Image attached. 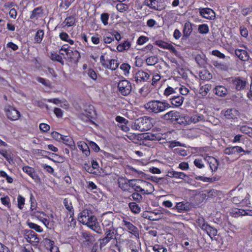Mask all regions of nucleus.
I'll use <instances>...</instances> for the list:
<instances>
[{
  "mask_svg": "<svg viewBox=\"0 0 252 252\" xmlns=\"http://www.w3.org/2000/svg\"><path fill=\"white\" fill-rule=\"evenodd\" d=\"M78 220L84 225H86L91 229L100 234L101 229L96 218L93 215L92 211L86 209L79 213Z\"/></svg>",
  "mask_w": 252,
  "mask_h": 252,
  "instance_id": "f257e3e1",
  "label": "nucleus"
},
{
  "mask_svg": "<svg viewBox=\"0 0 252 252\" xmlns=\"http://www.w3.org/2000/svg\"><path fill=\"white\" fill-rule=\"evenodd\" d=\"M131 186L135 191L144 195L151 194L155 190L154 186L151 183L142 180H138L137 183H131Z\"/></svg>",
  "mask_w": 252,
  "mask_h": 252,
  "instance_id": "f03ea898",
  "label": "nucleus"
},
{
  "mask_svg": "<svg viewBox=\"0 0 252 252\" xmlns=\"http://www.w3.org/2000/svg\"><path fill=\"white\" fill-rule=\"evenodd\" d=\"M149 117L144 116L137 119L133 125V127L140 131H145L150 129L152 127Z\"/></svg>",
  "mask_w": 252,
  "mask_h": 252,
  "instance_id": "7ed1b4c3",
  "label": "nucleus"
},
{
  "mask_svg": "<svg viewBox=\"0 0 252 252\" xmlns=\"http://www.w3.org/2000/svg\"><path fill=\"white\" fill-rule=\"evenodd\" d=\"M169 104L167 102H161L158 100H153L149 102L145 105V107L149 111L158 113L162 112L169 108Z\"/></svg>",
  "mask_w": 252,
  "mask_h": 252,
  "instance_id": "20e7f679",
  "label": "nucleus"
},
{
  "mask_svg": "<svg viewBox=\"0 0 252 252\" xmlns=\"http://www.w3.org/2000/svg\"><path fill=\"white\" fill-rule=\"evenodd\" d=\"M122 224L124 227V229L133 235L135 238H139V230L138 228L132 222L128 221L127 219L125 217L123 218Z\"/></svg>",
  "mask_w": 252,
  "mask_h": 252,
  "instance_id": "39448f33",
  "label": "nucleus"
},
{
  "mask_svg": "<svg viewBox=\"0 0 252 252\" xmlns=\"http://www.w3.org/2000/svg\"><path fill=\"white\" fill-rule=\"evenodd\" d=\"M4 112L7 118L13 121L19 120L21 117L20 112L10 105L4 107Z\"/></svg>",
  "mask_w": 252,
  "mask_h": 252,
  "instance_id": "423d86ee",
  "label": "nucleus"
},
{
  "mask_svg": "<svg viewBox=\"0 0 252 252\" xmlns=\"http://www.w3.org/2000/svg\"><path fill=\"white\" fill-rule=\"evenodd\" d=\"M118 87L119 91L122 94H129L130 93L131 87L129 82L126 80H122L120 81L118 84Z\"/></svg>",
  "mask_w": 252,
  "mask_h": 252,
  "instance_id": "0eeeda50",
  "label": "nucleus"
},
{
  "mask_svg": "<svg viewBox=\"0 0 252 252\" xmlns=\"http://www.w3.org/2000/svg\"><path fill=\"white\" fill-rule=\"evenodd\" d=\"M99 167L98 163L94 159L92 160L91 164L85 163L83 165V168L87 172L95 175L98 173Z\"/></svg>",
  "mask_w": 252,
  "mask_h": 252,
  "instance_id": "6e6552de",
  "label": "nucleus"
},
{
  "mask_svg": "<svg viewBox=\"0 0 252 252\" xmlns=\"http://www.w3.org/2000/svg\"><path fill=\"white\" fill-rule=\"evenodd\" d=\"M119 187L123 190L126 191L129 189L131 183H133V180H129L125 177H120L117 180Z\"/></svg>",
  "mask_w": 252,
  "mask_h": 252,
  "instance_id": "1a4fd4ad",
  "label": "nucleus"
},
{
  "mask_svg": "<svg viewBox=\"0 0 252 252\" xmlns=\"http://www.w3.org/2000/svg\"><path fill=\"white\" fill-rule=\"evenodd\" d=\"M231 201L234 204H241L242 206H248L250 204V195L247 194L244 198L240 196H235L231 199Z\"/></svg>",
  "mask_w": 252,
  "mask_h": 252,
  "instance_id": "9d476101",
  "label": "nucleus"
},
{
  "mask_svg": "<svg viewBox=\"0 0 252 252\" xmlns=\"http://www.w3.org/2000/svg\"><path fill=\"white\" fill-rule=\"evenodd\" d=\"M171 131H168L166 133H164L161 135L157 133H150L147 135L146 138L150 140H157L158 141H161V139H166V138H167V139L166 140V141H167L168 140L171 139L170 137H169V138H168V135H171Z\"/></svg>",
  "mask_w": 252,
  "mask_h": 252,
  "instance_id": "9b49d317",
  "label": "nucleus"
},
{
  "mask_svg": "<svg viewBox=\"0 0 252 252\" xmlns=\"http://www.w3.org/2000/svg\"><path fill=\"white\" fill-rule=\"evenodd\" d=\"M243 151L244 149L240 146H230L224 149L223 153L227 155H236L241 154Z\"/></svg>",
  "mask_w": 252,
  "mask_h": 252,
  "instance_id": "f8f14e48",
  "label": "nucleus"
},
{
  "mask_svg": "<svg viewBox=\"0 0 252 252\" xmlns=\"http://www.w3.org/2000/svg\"><path fill=\"white\" fill-rule=\"evenodd\" d=\"M95 114V111L93 105L89 104L86 105L84 113L82 114L83 116H85L86 117V121L92 120L94 118V115Z\"/></svg>",
  "mask_w": 252,
  "mask_h": 252,
  "instance_id": "ddd939ff",
  "label": "nucleus"
},
{
  "mask_svg": "<svg viewBox=\"0 0 252 252\" xmlns=\"http://www.w3.org/2000/svg\"><path fill=\"white\" fill-rule=\"evenodd\" d=\"M77 145L84 157H88L90 156V150L89 146L85 141H79L77 142Z\"/></svg>",
  "mask_w": 252,
  "mask_h": 252,
  "instance_id": "4468645a",
  "label": "nucleus"
},
{
  "mask_svg": "<svg viewBox=\"0 0 252 252\" xmlns=\"http://www.w3.org/2000/svg\"><path fill=\"white\" fill-rule=\"evenodd\" d=\"M25 238L27 241L31 244H36L39 242L37 234L32 230L27 231L25 234Z\"/></svg>",
  "mask_w": 252,
  "mask_h": 252,
  "instance_id": "2eb2a0df",
  "label": "nucleus"
},
{
  "mask_svg": "<svg viewBox=\"0 0 252 252\" xmlns=\"http://www.w3.org/2000/svg\"><path fill=\"white\" fill-rule=\"evenodd\" d=\"M204 159L209 164L210 169L213 172L216 171L218 167L219 163L218 160L214 157L205 156Z\"/></svg>",
  "mask_w": 252,
  "mask_h": 252,
  "instance_id": "dca6fc26",
  "label": "nucleus"
},
{
  "mask_svg": "<svg viewBox=\"0 0 252 252\" xmlns=\"http://www.w3.org/2000/svg\"><path fill=\"white\" fill-rule=\"evenodd\" d=\"M193 24L189 22H187L185 24L183 30V36L182 39H187L189 38L193 31Z\"/></svg>",
  "mask_w": 252,
  "mask_h": 252,
  "instance_id": "f3484780",
  "label": "nucleus"
},
{
  "mask_svg": "<svg viewBox=\"0 0 252 252\" xmlns=\"http://www.w3.org/2000/svg\"><path fill=\"white\" fill-rule=\"evenodd\" d=\"M200 14L204 18L212 19L215 17V12L211 8H203L199 9Z\"/></svg>",
  "mask_w": 252,
  "mask_h": 252,
  "instance_id": "a211bd4d",
  "label": "nucleus"
},
{
  "mask_svg": "<svg viewBox=\"0 0 252 252\" xmlns=\"http://www.w3.org/2000/svg\"><path fill=\"white\" fill-rule=\"evenodd\" d=\"M66 55L70 61L75 63H78L81 57L79 52L77 50L73 51L70 50L69 51L67 52Z\"/></svg>",
  "mask_w": 252,
  "mask_h": 252,
  "instance_id": "6ab92c4d",
  "label": "nucleus"
},
{
  "mask_svg": "<svg viewBox=\"0 0 252 252\" xmlns=\"http://www.w3.org/2000/svg\"><path fill=\"white\" fill-rule=\"evenodd\" d=\"M1 204L6 207L10 212L11 215H14V211L12 209L10 198L8 195L1 197L0 199Z\"/></svg>",
  "mask_w": 252,
  "mask_h": 252,
  "instance_id": "aec40b11",
  "label": "nucleus"
},
{
  "mask_svg": "<svg viewBox=\"0 0 252 252\" xmlns=\"http://www.w3.org/2000/svg\"><path fill=\"white\" fill-rule=\"evenodd\" d=\"M113 215L111 214H103L102 216V224L104 228L110 227V226L113 225L112 222Z\"/></svg>",
  "mask_w": 252,
  "mask_h": 252,
  "instance_id": "412c9836",
  "label": "nucleus"
},
{
  "mask_svg": "<svg viewBox=\"0 0 252 252\" xmlns=\"http://www.w3.org/2000/svg\"><path fill=\"white\" fill-rule=\"evenodd\" d=\"M61 141L68 146L71 150L75 149V144L72 137L69 135H63Z\"/></svg>",
  "mask_w": 252,
  "mask_h": 252,
  "instance_id": "4be33fe9",
  "label": "nucleus"
},
{
  "mask_svg": "<svg viewBox=\"0 0 252 252\" xmlns=\"http://www.w3.org/2000/svg\"><path fill=\"white\" fill-rule=\"evenodd\" d=\"M63 204L67 210L66 213L67 215L70 216L74 215V210L70 200L67 198H64L63 200Z\"/></svg>",
  "mask_w": 252,
  "mask_h": 252,
  "instance_id": "5701e85b",
  "label": "nucleus"
},
{
  "mask_svg": "<svg viewBox=\"0 0 252 252\" xmlns=\"http://www.w3.org/2000/svg\"><path fill=\"white\" fill-rule=\"evenodd\" d=\"M232 83L238 91L244 90L246 86L247 82L239 78H235L232 80Z\"/></svg>",
  "mask_w": 252,
  "mask_h": 252,
  "instance_id": "b1692460",
  "label": "nucleus"
},
{
  "mask_svg": "<svg viewBox=\"0 0 252 252\" xmlns=\"http://www.w3.org/2000/svg\"><path fill=\"white\" fill-rule=\"evenodd\" d=\"M34 199V196L32 193H31L30 194V204H31V207H30V210L32 212V215H37L38 214L40 215H42L43 216H46L47 215L43 212H35L34 210H36V208L37 207L36 202H34L33 201Z\"/></svg>",
  "mask_w": 252,
  "mask_h": 252,
  "instance_id": "393cba45",
  "label": "nucleus"
},
{
  "mask_svg": "<svg viewBox=\"0 0 252 252\" xmlns=\"http://www.w3.org/2000/svg\"><path fill=\"white\" fill-rule=\"evenodd\" d=\"M195 60L200 67H205L207 64V59L203 54L197 55L195 57Z\"/></svg>",
  "mask_w": 252,
  "mask_h": 252,
  "instance_id": "a878e982",
  "label": "nucleus"
},
{
  "mask_svg": "<svg viewBox=\"0 0 252 252\" xmlns=\"http://www.w3.org/2000/svg\"><path fill=\"white\" fill-rule=\"evenodd\" d=\"M235 54L239 59L243 61H247L249 60V55L247 51L243 49H236Z\"/></svg>",
  "mask_w": 252,
  "mask_h": 252,
  "instance_id": "bb28decb",
  "label": "nucleus"
},
{
  "mask_svg": "<svg viewBox=\"0 0 252 252\" xmlns=\"http://www.w3.org/2000/svg\"><path fill=\"white\" fill-rule=\"evenodd\" d=\"M104 232L105 236L111 240L115 238V236L117 233V230L115 229L113 225L110 226V227L104 228Z\"/></svg>",
  "mask_w": 252,
  "mask_h": 252,
  "instance_id": "cd10ccee",
  "label": "nucleus"
},
{
  "mask_svg": "<svg viewBox=\"0 0 252 252\" xmlns=\"http://www.w3.org/2000/svg\"><path fill=\"white\" fill-rule=\"evenodd\" d=\"M161 1V0H145L144 4L150 8L158 10L160 7L159 4Z\"/></svg>",
  "mask_w": 252,
  "mask_h": 252,
  "instance_id": "c85d7f7f",
  "label": "nucleus"
},
{
  "mask_svg": "<svg viewBox=\"0 0 252 252\" xmlns=\"http://www.w3.org/2000/svg\"><path fill=\"white\" fill-rule=\"evenodd\" d=\"M149 74L144 71H139L136 74V81L137 83L142 81H146L149 78Z\"/></svg>",
  "mask_w": 252,
  "mask_h": 252,
  "instance_id": "c756f323",
  "label": "nucleus"
},
{
  "mask_svg": "<svg viewBox=\"0 0 252 252\" xmlns=\"http://www.w3.org/2000/svg\"><path fill=\"white\" fill-rule=\"evenodd\" d=\"M239 115V112L235 109L227 110L224 113V116L228 119L236 118Z\"/></svg>",
  "mask_w": 252,
  "mask_h": 252,
  "instance_id": "7c9ffc66",
  "label": "nucleus"
},
{
  "mask_svg": "<svg viewBox=\"0 0 252 252\" xmlns=\"http://www.w3.org/2000/svg\"><path fill=\"white\" fill-rule=\"evenodd\" d=\"M130 211L134 214H138L141 211V207L135 202H129L128 204Z\"/></svg>",
  "mask_w": 252,
  "mask_h": 252,
  "instance_id": "2f4dec72",
  "label": "nucleus"
},
{
  "mask_svg": "<svg viewBox=\"0 0 252 252\" xmlns=\"http://www.w3.org/2000/svg\"><path fill=\"white\" fill-rule=\"evenodd\" d=\"M129 248L131 252H141L142 251L140 243L136 242L134 241H131L129 243Z\"/></svg>",
  "mask_w": 252,
  "mask_h": 252,
  "instance_id": "473e14b6",
  "label": "nucleus"
},
{
  "mask_svg": "<svg viewBox=\"0 0 252 252\" xmlns=\"http://www.w3.org/2000/svg\"><path fill=\"white\" fill-rule=\"evenodd\" d=\"M23 171L27 173L32 179H34L36 177L34 169L29 166H25L22 168Z\"/></svg>",
  "mask_w": 252,
  "mask_h": 252,
  "instance_id": "72a5a7b5",
  "label": "nucleus"
},
{
  "mask_svg": "<svg viewBox=\"0 0 252 252\" xmlns=\"http://www.w3.org/2000/svg\"><path fill=\"white\" fill-rule=\"evenodd\" d=\"M43 243L45 247L49 249L51 252H53L54 249H57V248L55 246V242L49 238H44L43 239Z\"/></svg>",
  "mask_w": 252,
  "mask_h": 252,
  "instance_id": "f704fd0d",
  "label": "nucleus"
},
{
  "mask_svg": "<svg viewBox=\"0 0 252 252\" xmlns=\"http://www.w3.org/2000/svg\"><path fill=\"white\" fill-rule=\"evenodd\" d=\"M176 209L179 212L183 211H187L189 209V204L186 202L177 203L176 206Z\"/></svg>",
  "mask_w": 252,
  "mask_h": 252,
  "instance_id": "c9c22d12",
  "label": "nucleus"
},
{
  "mask_svg": "<svg viewBox=\"0 0 252 252\" xmlns=\"http://www.w3.org/2000/svg\"><path fill=\"white\" fill-rule=\"evenodd\" d=\"M203 230L205 231L207 234L211 237L212 236H215L217 235V229L208 224H207Z\"/></svg>",
  "mask_w": 252,
  "mask_h": 252,
  "instance_id": "e433bc0d",
  "label": "nucleus"
},
{
  "mask_svg": "<svg viewBox=\"0 0 252 252\" xmlns=\"http://www.w3.org/2000/svg\"><path fill=\"white\" fill-rule=\"evenodd\" d=\"M156 44L159 47L164 49H168L172 52H173V46L171 44H169L162 40L156 41Z\"/></svg>",
  "mask_w": 252,
  "mask_h": 252,
  "instance_id": "4c0bfd02",
  "label": "nucleus"
},
{
  "mask_svg": "<svg viewBox=\"0 0 252 252\" xmlns=\"http://www.w3.org/2000/svg\"><path fill=\"white\" fill-rule=\"evenodd\" d=\"M199 77L202 80H209L212 77V74L206 69H203L199 72Z\"/></svg>",
  "mask_w": 252,
  "mask_h": 252,
  "instance_id": "58836bf2",
  "label": "nucleus"
},
{
  "mask_svg": "<svg viewBox=\"0 0 252 252\" xmlns=\"http://www.w3.org/2000/svg\"><path fill=\"white\" fill-rule=\"evenodd\" d=\"M40 215V214L39 215L38 214L35 215V216L45 225V226L47 228L51 229L53 226V221H51L47 219L44 218L43 217H41Z\"/></svg>",
  "mask_w": 252,
  "mask_h": 252,
  "instance_id": "ea45409f",
  "label": "nucleus"
},
{
  "mask_svg": "<svg viewBox=\"0 0 252 252\" xmlns=\"http://www.w3.org/2000/svg\"><path fill=\"white\" fill-rule=\"evenodd\" d=\"M245 210H242L238 208L232 209L230 211V214L233 217H239L245 216Z\"/></svg>",
  "mask_w": 252,
  "mask_h": 252,
  "instance_id": "a19ab883",
  "label": "nucleus"
},
{
  "mask_svg": "<svg viewBox=\"0 0 252 252\" xmlns=\"http://www.w3.org/2000/svg\"><path fill=\"white\" fill-rule=\"evenodd\" d=\"M76 221L74 218V215L69 216L68 219V222L66 223L67 230L73 229L76 226Z\"/></svg>",
  "mask_w": 252,
  "mask_h": 252,
  "instance_id": "79ce46f5",
  "label": "nucleus"
},
{
  "mask_svg": "<svg viewBox=\"0 0 252 252\" xmlns=\"http://www.w3.org/2000/svg\"><path fill=\"white\" fill-rule=\"evenodd\" d=\"M131 46V43L128 41H125L123 43L120 44L117 46V50L119 52H123L124 50H128Z\"/></svg>",
  "mask_w": 252,
  "mask_h": 252,
  "instance_id": "37998d69",
  "label": "nucleus"
},
{
  "mask_svg": "<svg viewBox=\"0 0 252 252\" xmlns=\"http://www.w3.org/2000/svg\"><path fill=\"white\" fill-rule=\"evenodd\" d=\"M75 18L73 16H70L67 17L63 22L67 27H71L75 25Z\"/></svg>",
  "mask_w": 252,
  "mask_h": 252,
  "instance_id": "c03bdc74",
  "label": "nucleus"
},
{
  "mask_svg": "<svg viewBox=\"0 0 252 252\" xmlns=\"http://www.w3.org/2000/svg\"><path fill=\"white\" fill-rule=\"evenodd\" d=\"M188 153L189 151L185 150V149L183 147H179L174 149V156L180 155L182 156H186Z\"/></svg>",
  "mask_w": 252,
  "mask_h": 252,
  "instance_id": "a18cd8bd",
  "label": "nucleus"
},
{
  "mask_svg": "<svg viewBox=\"0 0 252 252\" xmlns=\"http://www.w3.org/2000/svg\"><path fill=\"white\" fill-rule=\"evenodd\" d=\"M17 207L20 210H22L25 204V198L21 194L17 196Z\"/></svg>",
  "mask_w": 252,
  "mask_h": 252,
  "instance_id": "49530a36",
  "label": "nucleus"
},
{
  "mask_svg": "<svg viewBox=\"0 0 252 252\" xmlns=\"http://www.w3.org/2000/svg\"><path fill=\"white\" fill-rule=\"evenodd\" d=\"M119 64V63H118L117 60L112 59L109 61V64L106 66V68L114 70L118 67Z\"/></svg>",
  "mask_w": 252,
  "mask_h": 252,
  "instance_id": "de8ad7c7",
  "label": "nucleus"
},
{
  "mask_svg": "<svg viewBox=\"0 0 252 252\" xmlns=\"http://www.w3.org/2000/svg\"><path fill=\"white\" fill-rule=\"evenodd\" d=\"M215 94H227V90L223 86H217L215 89Z\"/></svg>",
  "mask_w": 252,
  "mask_h": 252,
  "instance_id": "09e8293b",
  "label": "nucleus"
},
{
  "mask_svg": "<svg viewBox=\"0 0 252 252\" xmlns=\"http://www.w3.org/2000/svg\"><path fill=\"white\" fill-rule=\"evenodd\" d=\"M50 58L53 61H57L60 63L62 65L64 64V62L62 56L56 53H51Z\"/></svg>",
  "mask_w": 252,
  "mask_h": 252,
  "instance_id": "8fccbe9b",
  "label": "nucleus"
},
{
  "mask_svg": "<svg viewBox=\"0 0 252 252\" xmlns=\"http://www.w3.org/2000/svg\"><path fill=\"white\" fill-rule=\"evenodd\" d=\"M27 224L30 228L34 229L35 231L38 233H41L43 231L41 226L36 223L32 222H28Z\"/></svg>",
  "mask_w": 252,
  "mask_h": 252,
  "instance_id": "3c124183",
  "label": "nucleus"
},
{
  "mask_svg": "<svg viewBox=\"0 0 252 252\" xmlns=\"http://www.w3.org/2000/svg\"><path fill=\"white\" fill-rule=\"evenodd\" d=\"M43 36H44L43 30H38L36 32L35 37H34L35 41L38 43H41L42 40Z\"/></svg>",
  "mask_w": 252,
  "mask_h": 252,
  "instance_id": "603ef678",
  "label": "nucleus"
},
{
  "mask_svg": "<svg viewBox=\"0 0 252 252\" xmlns=\"http://www.w3.org/2000/svg\"><path fill=\"white\" fill-rule=\"evenodd\" d=\"M198 30L200 33L206 34L209 32V27L207 24H201L199 25Z\"/></svg>",
  "mask_w": 252,
  "mask_h": 252,
  "instance_id": "864d4df0",
  "label": "nucleus"
},
{
  "mask_svg": "<svg viewBox=\"0 0 252 252\" xmlns=\"http://www.w3.org/2000/svg\"><path fill=\"white\" fill-rule=\"evenodd\" d=\"M179 124H183L186 123L187 121L184 117H181L177 114V112H174V122Z\"/></svg>",
  "mask_w": 252,
  "mask_h": 252,
  "instance_id": "5fc2aeb1",
  "label": "nucleus"
},
{
  "mask_svg": "<svg viewBox=\"0 0 252 252\" xmlns=\"http://www.w3.org/2000/svg\"><path fill=\"white\" fill-rule=\"evenodd\" d=\"M146 62L148 65H153L158 62V58L155 56H151L146 59Z\"/></svg>",
  "mask_w": 252,
  "mask_h": 252,
  "instance_id": "6e6d98bb",
  "label": "nucleus"
},
{
  "mask_svg": "<svg viewBox=\"0 0 252 252\" xmlns=\"http://www.w3.org/2000/svg\"><path fill=\"white\" fill-rule=\"evenodd\" d=\"M42 13V9L41 7H37L34 9L32 13L30 16L31 19H33L34 18H37L40 14Z\"/></svg>",
  "mask_w": 252,
  "mask_h": 252,
  "instance_id": "4d7b16f0",
  "label": "nucleus"
},
{
  "mask_svg": "<svg viewBox=\"0 0 252 252\" xmlns=\"http://www.w3.org/2000/svg\"><path fill=\"white\" fill-rule=\"evenodd\" d=\"M139 192H135L132 193L131 196L132 197L133 200L135 201L136 203H140L142 200L143 197L142 196L138 193Z\"/></svg>",
  "mask_w": 252,
  "mask_h": 252,
  "instance_id": "13d9d810",
  "label": "nucleus"
},
{
  "mask_svg": "<svg viewBox=\"0 0 252 252\" xmlns=\"http://www.w3.org/2000/svg\"><path fill=\"white\" fill-rule=\"evenodd\" d=\"M83 236L85 239L86 241L88 242V244H93L94 241V238L90 233L84 232L83 233Z\"/></svg>",
  "mask_w": 252,
  "mask_h": 252,
  "instance_id": "bf43d9fd",
  "label": "nucleus"
},
{
  "mask_svg": "<svg viewBox=\"0 0 252 252\" xmlns=\"http://www.w3.org/2000/svg\"><path fill=\"white\" fill-rule=\"evenodd\" d=\"M109 14L107 13H103L101 14L100 19L104 25H108Z\"/></svg>",
  "mask_w": 252,
  "mask_h": 252,
  "instance_id": "052dcab7",
  "label": "nucleus"
},
{
  "mask_svg": "<svg viewBox=\"0 0 252 252\" xmlns=\"http://www.w3.org/2000/svg\"><path fill=\"white\" fill-rule=\"evenodd\" d=\"M111 240V239L105 236L102 239H99V246L100 248L105 246Z\"/></svg>",
  "mask_w": 252,
  "mask_h": 252,
  "instance_id": "680f3d73",
  "label": "nucleus"
},
{
  "mask_svg": "<svg viewBox=\"0 0 252 252\" xmlns=\"http://www.w3.org/2000/svg\"><path fill=\"white\" fill-rule=\"evenodd\" d=\"M39 129L42 132H47L50 129V126L45 123H41L39 125Z\"/></svg>",
  "mask_w": 252,
  "mask_h": 252,
  "instance_id": "e2e57ef3",
  "label": "nucleus"
},
{
  "mask_svg": "<svg viewBox=\"0 0 252 252\" xmlns=\"http://www.w3.org/2000/svg\"><path fill=\"white\" fill-rule=\"evenodd\" d=\"M161 118L165 120H170L172 122L173 119V111L171 110L163 115Z\"/></svg>",
  "mask_w": 252,
  "mask_h": 252,
  "instance_id": "0e129e2a",
  "label": "nucleus"
},
{
  "mask_svg": "<svg viewBox=\"0 0 252 252\" xmlns=\"http://www.w3.org/2000/svg\"><path fill=\"white\" fill-rule=\"evenodd\" d=\"M36 80L39 83H41L42 85H44L46 87H49L50 86V82L49 80H46L43 78L37 77L36 78Z\"/></svg>",
  "mask_w": 252,
  "mask_h": 252,
  "instance_id": "69168bd1",
  "label": "nucleus"
},
{
  "mask_svg": "<svg viewBox=\"0 0 252 252\" xmlns=\"http://www.w3.org/2000/svg\"><path fill=\"white\" fill-rule=\"evenodd\" d=\"M196 223L202 230L207 224V223H205L204 219L203 218L201 217L198 218L196 221Z\"/></svg>",
  "mask_w": 252,
  "mask_h": 252,
  "instance_id": "338daca9",
  "label": "nucleus"
},
{
  "mask_svg": "<svg viewBox=\"0 0 252 252\" xmlns=\"http://www.w3.org/2000/svg\"><path fill=\"white\" fill-rule=\"evenodd\" d=\"M52 136L56 140L59 141H61L62 138L63 137V135L60 134V133L57 131H53L51 133Z\"/></svg>",
  "mask_w": 252,
  "mask_h": 252,
  "instance_id": "774afa93",
  "label": "nucleus"
}]
</instances>
